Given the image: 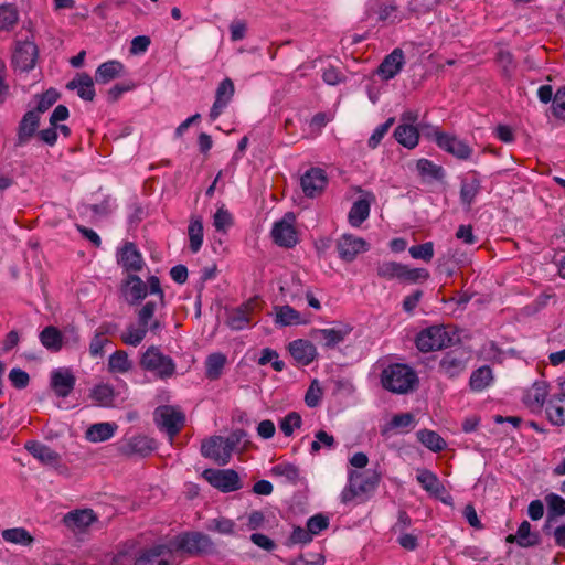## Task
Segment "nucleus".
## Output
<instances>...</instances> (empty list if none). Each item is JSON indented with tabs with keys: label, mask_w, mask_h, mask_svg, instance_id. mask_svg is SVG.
<instances>
[{
	"label": "nucleus",
	"mask_w": 565,
	"mask_h": 565,
	"mask_svg": "<svg viewBox=\"0 0 565 565\" xmlns=\"http://www.w3.org/2000/svg\"><path fill=\"white\" fill-rule=\"evenodd\" d=\"M381 383L392 393L406 394L416 388L418 376L407 364L393 363L382 371Z\"/></svg>",
	"instance_id": "obj_1"
},
{
	"label": "nucleus",
	"mask_w": 565,
	"mask_h": 565,
	"mask_svg": "<svg viewBox=\"0 0 565 565\" xmlns=\"http://www.w3.org/2000/svg\"><path fill=\"white\" fill-rule=\"evenodd\" d=\"M381 480V475L376 471L361 473L358 471L349 472V484L341 492V501L348 503L354 498L367 500L376 490Z\"/></svg>",
	"instance_id": "obj_2"
},
{
	"label": "nucleus",
	"mask_w": 565,
	"mask_h": 565,
	"mask_svg": "<svg viewBox=\"0 0 565 565\" xmlns=\"http://www.w3.org/2000/svg\"><path fill=\"white\" fill-rule=\"evenodd\" d=\"M142 370L153 373L160 380H167L175 374L177 365L171 356L162 353L159 347L150 345L140 358Z\"/></svg>",
	"instance_id": "obj_3"
},
{
	"label": "nucleus",
	"mask_w": 565,
	"mask_h": 565,
	"mask_svg": "<svg viewBox=\"0 0 565 565\" xmlns=\"http://www.w3.org/2000/svg\"><path fill=\"white\" fill-rule=\"evenodd\" d=\"M175 548L191 556H203L216 553L212 539L202 532H186L175 537Z\"/></svg>",
	"instance_id": "obj_4"
},
{
	"label": "nucleus",
	"mask_w": 565,
	"mask_h": 565,
	"mask_svg": "<svg viewBox=\"0 0 565 565\" xmlns=\"http://www.w3.org/2000/svg\"><path fill=\"white\" fill-rule=\"evenodd\" d=\"M427 128L429 131L425 132L426 137L431 138L440 149L460 160L470 158L472 149L466 141L443 132L437 127L428 126Z\"/></svg>",
	"instance_id": "obj_5"
},
{
	"label": "nucleus",
	"mask_w": 565,
	"mask_h": 565,
	"mask_svg": "<svg viewBox=\"0 0 565 565\" xmlns=\"http://www.w3.org/2000/svg\"><path fill=\"white\" fill-rule=\"evenodd\" d=\"M153 417L157 426L168 434L171 441L180 433L185 422L184 414L170 405L157 407Z\"/></svg>",
	"instance_id": "obj_6"
},
{
	"label": "nucleus",
	"mask_w": 565,
	"mask_h": 565,
	"mask_svg": "<svg viewBox=\"0 0 565 565\" xmlns=\"http://www.w3.org/2000/svg\"><path fill=\"white\" fill-rule=\"evenodd\" d=\"M451 337L441 326H431L416 337V347L420 352L440 350L451 344Z\"/></svg>",
	"instance_id": "obj_7"
},
{
	"label": "nucleus",
	"mask_w": 565,
	"mask_h": 565,
	"mask_svg": "<svg viewBox=\"0 0 565 565\" xmlns=\"http://www.w3.org/2000/svg\"><path fill=\"white\" fill-rule=\"evenodd\" d=\"M469 359V352L462 347H457L443 354L438 371L449 379L457 377L467 369Z\"/></svg>",
	"instance_id": "obj_8"
},
{
	"label": "nucleus",
	"mask_w": 565,
	"mask_h": 565,
	"mask_svg": "<svg viewBox=\"0 0 565 565\" xmlns=\"http://www.w3.org/2000/svg\"><path fill=\"white\" fill-rule=\"evenodd\" d=\"M352 330L353 328L348 323L335 322L332 328L312 329L310 338L318 341L324 349L331 350L344 342Z\"/></svg>",
	"instance_id": "obj_9"
},
{
	"label": "nucleus",
	"mask_w": 565,
	"mask_h": 565,
	"mask_svg": "<svg viewBox=\"0 0 565 565\" xmlns=\"http://www.w3.org/2000/svg\"><path fill=\"white\" fill-rule=\"evenodd\" d=\"M39 56V50L34 42L15 41L14 50L12 53V65L22 71L29 72L34 68Z\"/></svg>",
	"instance_id": "obj_10"
},
{
	"label": "nucleus",
	"mask_w": 565,
	"mask_h": 565,
	"mask_svg": "<svg viewBox=\"0 0 565 565\" xmlns=\"http://www.w3.org/2000/svg\"><path fill=\"white\" fill-rule=\"evenodd\" d=\"M203 477L211 486L221 490L222 492H232L242 488L238 473L233 469L216 470L205 469Z\"/></svg>",
	"instance_id": "obj_11"
},
{
	"label": "nucleus",
	"mask_w": 565,
	"mask_h": 565,
	"mask_svg": "<svg viewBox=\"0 0 565 565\" xmlns=\"http://www.w3.org/2000/svg\"><path fill=\"white\" fill-rule=\"evenodd\" d=\"M294 220L295 216L288 213L282 220L274 224L271 236L277 245L290 248L297 244V234L292 226Z\"/></svg>",
	"instance_id": "obj_12"
},
{
	"label": "nucleus",
	"mask_w": 565,
	"mask_h": 565,
	"mask_svg": "<svg viewBox=\"0 0 565 565\" xmlns=\"http://www.w3.org/2000/svg\"><path fill=\"white\" fill-rule=\"evenodd\" d=\"M367 249L366 241L352 234H343L337 242L339 257L348 263L354 260L360 253Z\"/></svg>",
	"instance_id": "obj_13"
},
{
	"label": "nucleus",
	"mask_w": 565,
	"mask_h": 565,
	"mask_svg": "<svg viewBox=\"0 0 565 565\" xmlns=\"http://www.w3.org/2000/svg\"><path fill=\"white\" fill-rule=\"evenodd\" d=\"M39 127L40 115L36 111L28 110L19 121L14 146L23 147L28 145L34 136H38Z\"/></svg>",
	"instance_id": "obj_14"
},
{
	"label": "nucleus",
	"mask_w": 565,
	"mask_h": 565,
	"mask_svg": "<svg viewBox=\"0 0 565 565\" xmlns=\"http://www.w3.org/2000/svg\"><path fill=\"white\" fill-rule=\"evenodd\" d=\"M327 183V174L320 168L309 169L300 179L302 191L308 198H315L321 194Z\"/></svg>",
	"instance_id": "obj_15"
},
{
	"label": "nucleus",
	"mask_w": 565,
	"mask_h": 565,
	"mask_svg": "<svg viewBox=\"0 0 565 565\" xmlns=\"http://www.w3.org/2000/svg\"><path fill=\"white\" fill-rule=\"evenodd\" d=\"M117 263L128 273L140 271L145 265L143 257L137 246L127 242L117 252Z\"/></svg>",
	"instance_id": "obj_16"
},
{
	"label": "nucleus",
	"mask_w": 565,
	"mask_h": 565,
	"mask_svg": "<svg viewBox=\"0 0 565 565\" xmlns=\"http://www.w3.org/2000/svg\"><path fill=\"white\" fill-rule=\"evenodd\" d=\"M157 448V443L153 438L145 435L134 436L121 445L120 450L124 455L139 457H147Z\"/></svg>",
	"instance_id": "obj_17"
},
{
	"label": "nucleus",
	"mask_w": 565,
	"mask_h": 565,
	"mask_svg": "<svg viewBox=\"0 0 565 565\" xmlns=\"http://www.w3.org/2000/svg\"><path fill=\"white\" fill-rule=\"evenodd\" d=\"M76 379L68 369H56L51 373V387L58 397H67L74 390Z\"/></svg>",
	"instance_id": "obj_18"
},
{
	"label": "nucleus",
	"mask_w": 565,
	"mask_h": 565,
	"mask_svg": "<svg viewBox=\"0 0 565 565\" xmlns=\"http://www.w3.org/2000/svg\"><path fill=\"white\" fill-rule=\"evenodd\" d=\"M254 300H248L241 306L227 311V326L235 331L243 330L249 326L250 315L254 309Z\"/></svg>",
	"instance_id": "obj_19"
},
{
	"label": "nucleus",
	"mask_w": 565,
	"mask_h": 565,
	"mask_svg": "<svg viewBox=\"0 0 565 565\" xmlns=\"http://www.w3.org/2000/svg\"><path fill=\"white\" fill-rule=\"evenodd\" d=\"M234 92V83L231 78H224L218 84L215 93V102L210 110L211 120H215L222 114L223 109L231 102Z\"/></svg>",
	"instance_id": "obj_20"
},
{
	"label": "nucleus",
	"mask_w": 565,
	"mask_h": 565,
	"mask_svg": "<svg viewBox=\"0 0 565 565\" xmlns=\"http://www.w3.org/2000/svg\"><path fill=\"white\" fill-rule=\"evenodd\" d=\"M404 65V52L402 49H394L384 57L377 67V74L385 81L394 78Z\"/></svg>",
	"instance_id": "obj_21"
},
{
	"label": "nucleus",
	"mask_w": 565,
	"mask_h": 565,
	"mask_svg": "<svg viewBox=\"0 0 565 565\" xmlns=\"http://www.w3.org/2000/svg\"><path fill=\"white\" fill-rule=\"evenodd\" d=\"M288 350L295 361L301 365H309L317 356V349L309 340H294L289 343Z\"/></svg>",
	"instance_id": "obj_22"
},
{
	"label": "nucleus",
	"mask_w": 565,
	"mask_h": 565,
	"mask_svg": "<svg viewBox=\"0 0 565 565\" xmlns=\"http://www.w3.org/2000/svg\"><path fill=\"white\" fill-rule=\"evenodd\" d=\"M96 520L97 516L92 509H83L66 513L63 518V523L73 531H84Z\"/></svg>",
	"instance_id": "obj_23"
},
{
	"label": "nucleus",
	"mask_w": 565,
	"mask_h": 565,
	"mask_svg": "<svg viewBox=\"0 0 565 565\" xmlns=\"http://www.w3.org/2000/svg\"><path fill=\"white\" fill-rule=\"evenodd\" d=\"M374 199V195L367 192L365 198H360L352 204L348 214V221L351 226L359 227L369 217L371 203Z\"/></svg>",
	"instance_id": "obj_24"
},
{
	"label": "nucleus",
	"mask_w": 565,
	"mask_h": 565,
	"mask_svg": "<svg viewBox=\"0 0 565 565\" xmlns=\"http://www.w3.org/2000/svg\"><path fill=\"white\" fill-rule=\"evenodd\" d=\"M481 191V181L477 172L466 177L460 184V202L467 210L471 209L476 196Z\"/></svg>",
	"instance_id": "obj_25"
},
{
	"label": "nucleus",
	"mask_w": 565,
	"mask_h": 565,
	"mask_svg": "<svg viewBox=\"0 0 565 565\" xmlns=\"http://www.w3.org/2000/svg\"><path fill=\"white\" fill-rule=\"evenodd\" d=\"M70 90H76L79 98L92 102L95 97L94 79L87 73L77 74L66 84Z\"/></svg>",
	"instance_id": "obj_26"
},
{
	"label": "nucleus",
	"mask_w": 565,
	"mask_h": 565,
	"mask_svg": "<svg viewBox=\"0 0 565 565\" xmlns=\"http://www.w3.org/2000/svg\"><path fill=\"white\" fill-rule=\"evenodd\" d=\"M170 553L171 550L167 545L158 544L141 552L134 565H170L169 559L160 558L164 554Z\"/></svg>",
	"instance_id": "obj_27"
},
{
	"label": "nucleus",
	"mask_w": 565,
	"mask_h": 565,
	"mask_svg": "<svg viewBox=\"0 0 565 565\" xmlns=\"http://www.w3.org/2000/svg\"><path fill=\"white\" fill-rule=\"evenodd\" d=\"M25 449L40 462L44 465L55 466L60 461V455L49 446L36 441L29 440L25 443Z\"/></svg>",
	"instance_id": "obj_28"
},
{
	"label": "nucleus",
	"mask_w": 565,
	"mask_h": 565,
	"mask_svg": "<svg viewBox=\"0 0 565 565\" xmlns=\"http://www.w3.org/2000/svg\"><path fill=\"white\" fill-rule=\"evenodd\" d=\"M548 385L544 381L535 382L531 388L526 391L524 394L523 401L524 403L532 408L533 411H539L543 407L547 394H548Z\"/></svg>",
	"instance_id": "obj_29"
},
{
	"label": "nucleus",
	"mask_w": 565,
	"mask_h": 565,
	"mask_svg": "<svg viewBox=\"0 0 565 565\" xmlns=\"http://www.w3.org/2000/svg\"><path fill=\"white\" fill-rule=\"evenodd\" d=\"M546 417L555 426L565 425V395L554 394L545 408Z\"/></svg>",
	"instance_id": "obj_30"
},
{
	"label": "nucleus",
	"mask_w": 565,
	"mask_h": 565,
	"mask_svg": "<svg viewBox=\"0 0 565 565\" xmlns=\"http://www.w3.org/2000/svg\"><path fill=\"white\" fill-rule=\"evenodd\" d=\"M125 288L130 305H136L147 297V285L135 274L128 275L125 280Z\"/></svg>",
	"instance_id": "obj_31"
},
{
	"label": "nucleus",
	"mask_w": 565,
	"mask_h": 565,
	"mask_svg": "<svg viewBox=\"0 0 565 565\" xmlns=\"http://www.w3.org/2000/svg\"><path fill=\"white\" fill-rule=\"evenodd\" d=\"M416 480L425 491L436 498H439L446 491L437 475L428 469L418 470Z\"/></svg>",
	"instance_id": "obj_32"
},
{
	"label": "nucleus",
	"mask_w": 565,
	"mask_h": 565,
	"mask_svg": "<svg viewBox=\"0 0 565 565\" xmlns=\"http://www.w3.org/2000/svg\"><path fill=\"white\" fill-rule=\"evenodd\" d=\"M124 72V65L116 60L107 61L100 64L95 72V81L98 84H107L119 77Z\"/></svg>",
	"instance_id": "obj_33"
},
{
	"label": "nucleus",
	"mask_w": 565,
	"mask_h": 565,
	"mask_svg": "<svg viewBox=\"0 0 565 565\" xmlns=\"http://www.w3.org/2000/svg\"><path fill=\"white\" fill-rule=\"evenodd\" d=\"M507 542L516 544L521 547H531L539 544V534L531 532V524L529 521H523L519 525L518 532L515 535L510 534L507 536Z\"/></svg>",
	"instance_id": "obj_34"
},
{
	"label": "nucleus",
	"mask_w": 565,
	"mask_h": 565,
	"mask_svg": "<svg viewBox=\"0 0 565 565\" xmlns=\"http://www.w3.org/2000/svg\"><path fill=\"white\" fill-rule=\"evenodd\" d=\"M395 140L407 149H414L419 141V131L413 125H398L393 132Z\"/></svg>",
	"instance_id": "obj_35"
},
{
	"label": "nucleus",
	"mask_w": 565,
	"mask_h": 565,
	"mask_svg": "<svg viewBox=\"0 0 565 565\" xmlns=\"http://www.w3.org/2000/svg\"><path fill=\"white\" fill-rule=\"evenodd\" d=\"M39 338L42 345L51 352H58L64 345L63 332L53 326L45 327Z\"/></svg>",
	"instance_id": "obj_36"
},
{
	"label": "nucleus",
	"mask_w": 565,
	"mask_h": 565,
	"mask_svg": "<svg viewBox=\"0 0 565 565\" xmlns=\"http://www.w3.org/2000/svg\"><path fill=\"white\" fill-rule=\"evenodd\" d=\"M116 429L117 425L115 423H97L88 427L85 437L92 443H102L110 439Z\"/></svg>",
	"instance_id": "obj_37"
},
{
	"label": "nucleus",
	"mask_w": 565,
	"mask_h": 565,
	"mask_svg": "<svg viewBox=\"0 0 565 565\" xmlns=\"http://www.w3.org/2000/svg\"><path fill=\"white\" fill-rule=\"evenodd\" d=\"M224 438L221 436H213L204 440L201 446V454L205 458H210L223 465L224 457Z\"/></svg>",
	"instance_id": "obj_38"
},
{
	"label": "nucleus",
	"mask_w": 565,
	"mask_h": 565,
	"mask_svg": "<svg viewBox=\"0 0 565 565\" xmlns=\"http://www.w3.org/2000/svg\"><path fill=\"white\" fill-rule=\"evenodd\" d=\"M19 22V11L13 3L0 6V32H10Z\"/></svg>",
	"instance_id": "obj_39"
},
{
	"label": "nucleus",
	"mask_w": 565,
	"mask_h": 565,
	"mask_svg": "<svg viewBox=\"0 0 565 565\" xmlns=\"http://www.w3.org/2000/svg\"><path fill=\"white\" fill-rule=\"evenodd\" d=\"M492 371L490 366L483 365L472 372L470 376V387L472 391L481 392L492 382Z\"/></svg>",
	"instance_id": "obj_40"
},
{
	"label": "nucleus",
	"mask_w": 565,
	"mask_h": 565,
	"mask_svg": "<svg viewBox=\"0 0 565 565\" xmlns=\"http://www.w3.org/2000/svg\"><path fill=\"white\" fill-rule=\"evenodd\" d=\"M190 249L198 253L203 244V222L201 217H192L188 227Z\"/></svg>",
	"instance_id": "obj_41"
},
{
	"label": "nucleus",
	"mask_w": 565,
	"mask_h": 565,
	"mask_svg": "<svg viewBox=\"0 0 565 565\" xmlns=\"http://www.w3.org/2000/svg\"><path fill=\"white\" fill-rule=\"evenodd\" d=\"M417 438L425 447L434 452L441 451L447 446L440 435L433 430L422 429L417 433Z\"/></svg>",
	"instance_id": "obj_42"
},
{
	"label": "nucleus",
	"mask_w": 565,
	"mask_h": 565,
	"mask_svg": "<svg viewBox=\"0 0 565 565\" xmlns=\"http://www.w3.org/2000/svg\"><path fill=\"white\" fill-rule=\"evenodd\" d=\"M246 437H247V433L245 430L236 429V430L232 431L227 438H224V446H223V450H224L223 458L224 459L222 460L223 466L228 463L233 451L237 449L239 444L243 443Z\"/></svg>",
	"instance_id": "obj_43"
},
{
	"label": "nucleus",
	"mask_w": 565,
	"mask_h": 565,
	"mask_svg": "<svg viewBox=\"0 0 565 565\" xmlns=\"http://www.w3.org/2000/svg\"><path fill=\"white\" fill-rule=\"evenodd\" d=\"M2 537L7 542L22 546H29L34 541L33 536L24 527L7 529L2 531Z\"/></svg>",
	"instance_id": "obj_44"
},
{
	"label": "nucleus",
	"mask_w": 565,
	"mask_h": 565,
	"mask_svg": "<svg viewBox=\"0 0 565 565\" xmlns=\"http://www.w3.org/2000/svg\"><path fill=\"white\" fill-rule=\"evenodd\" d=\"M416 167L423 178L440 181L445 177L443 167L435 164L428 159H419L416 163Z\"/></svg>",
	"instance_id": "obj_45"
},
{
	"label": "nucleus",
	"mask_w": 565,
	"mask_h": 565,
	"mask_svg": "<svg viewBox=\"0 0 565 565\" xmlns=\"http://www.w3.org/2000/svg\"><path fill=\"white\" fill-rule=\"evenodd\" d=\"M108 367L111 372L127 373L132 367V362L129 360L125 351L114 352L108 360Z\"/></svg>",
	"instance_id": "obj_46"
},
{
	"label": "nucleus",
	"mask_w": 565,
	"mask_h": 565,
	"mask_svg": "<svg viewBox=\"0 0 565 565\" xmlns=\"http://www.w3.org/2000/svg\"><path fill=\"white\" fill-rule=\"evenodd\" d=\"M275 322L280 326L300 324V313L288 305L278 307Z\"/></svg>",
	"instance_id": "obj_47"
},
{
	"label": "nucleus",
	"mask_w": 565,
	"mask_h": 565,
	"mask_svg": "<svg viewBox=\"0 0 565 565\" xmlns=\"http://www.w3.org/2000/svg\"><path fill=\"white\" fill-rule=\"evenodd\" d=\"M34 98L38 100V103L35 108L31 110L36 111L38 115L41 116V114H44L58 100L60 94L56 89L50 88L45 90L43 94L35 95Z\"/></svg>",
	"instance_id": "obj_48"
},
{
	"label": "nucleus",
	"mask_w": 565,
	"mask_h": 565,
	"mask_svg": "<svg viewBox=\"0 0 565 565\" xmlns=\"http://www.w3.org/2000/svg\"><path fill=\"white\" fill-rule=\"evenodd\" d=\"M226 358L222 353H212L206 359V376L211 380L220 377L222 370L225 365Z\"/></svg>",
	"instance_id": "obj_49"
},
{
	"label": "nucleus",
	"mask_w": 565,
	"mask_h": 565,
	"mask_svg": "<svg viewBox=\"0 0 565 565\" xmlns=\"http://www.w3.org/2000/svg\"><path fill=\"white\" fill-rule=\"evenodd\" d=\"M90 397L100 406H110L115 397L114 388L108 384L96 385L90 392Z\"/></svg>",
	"instance_id": "obj_50"
},
{
	"label": "nucleus",
	"mask_w": 565,
	"mask_h": 565,
	"mask_svg": "<svg viewBox=\"0 0 565 565\" xmlns=\"http://www.w3.org/2000/svg\"><path fill=\"white\" fill-rule=\"evenodd\" d=\"M147 332V327L140 324L135 327L134 324H130L127 327L126 332L121 334V340L128 345L137 347L146 338Z\"/></svg>",
	"instance_id": "obj_51"
},
{
	"label": "nucleus",
	"mask_w": 565,
	"mask_h": 565,
	"mask_svg": "<svg viewBox=\"0 0 565 565\" xmlns=\"http://www.w3.org/2000/svg\"><path fill=\"white\" fill-rule=\"evenodd\" d=\"M545 502L547 505L548 520L555 516L565 515V499L556 493H548L545 495Z\"/></svg>",
	"instance_id": "obj_52"
},
{
	"label": "nucleus",
	"mask_w": 565,
	"mask_h": 565,
	"mask_svg": "<svg viewBox=\"0 0 565 565\" xmlns=\"http://www.w3.org/2000/svg\"><path fill=\"white\" fill-rule=\"evenodd\" d=\"M404 265L396 262H385L377 266L376 273L385 279H402Z\"/></svg>",
	"instance_id": "obj_53"
},
{
	"label": "nucleus",
	"mask_w": 565,
	"mask_h": 565,
	"mask_svg": "<svg viewBox=\"0 0 565 565\" xmlns=\"http://www.w3.org/2000/svg\"><path fill=\"white\" fill-rule=\"evenodd\" d=\"M395 118L390 117L385 122L379 125L367 140V147L372 150L376 149L384 136L388 132L391 127L394 125Z\"/></svg>",
	"instance_id": "obj_54"
},
{
	"label": "nucleus",
	"mask_w": 565,
	"mask_h": 565,
	"mask_svg": "<svg viewBox=\"0 0 565 565\" xmlns=\"http://www.w3.org/2000/svg\"><path fill=\"white\" fill-rule=\"evenodd\" d=\"M315 437L316 439L311 443L310 446L312 454L318 452L322 446L328 449H333L337 445L334 437L322 429L318 430Z\"/></svg>",
	"instance_id": "obj_55"
},
{
	"label": "nucleus",
	"mask_w": 565,
	"mask_h": 565,
	"mask_svg": "<svg viewBox=\"0 0 565 565\" xmlns=\"http://www.w3.org/2000/svg\"><path fill=\"white\" fill-rule=\"evenodd\" d=\"M301 424V416L296 412H291L281 419L279 426L285 436H291L295 428H299Z\"/></svg>",
	"instance_id": "obj_56"
},
{
	"label": "nucleus",
	"mask_w": 565,
	"mask_h": 565,
	"mask_svg": "<svg viewBox=\"0 0 565 565\" xmlns=\"http://www.w3.org/2000/svg\"><path fill=\"white\" fill-rule=\"evenodd\" d=\"M411 256L415 259H423L429 262L434 257V244L427 242L419 245H414L408 249Z\"/></svg>",
	"instance_id": "obj_57"
},
{
	"label": "nucleus",
	"mask_w": 565,
	"mask_h": 565,
	"mask_svg": "<svg viewBox=\"0 0 565 565\" xmlns=\"http://www.w3.org/2000/svg\"><path fill=\"white\" fill-rule=\"evenodd\" d=\"M273 472L277 476L285 477L291 483L299 480V469L292 463H280L273 468Z\"/></svg>",
	"instance_id": "obj_58"
},
{
	"label": "nucleus",
	"mask_w": 565,
	"mask_h": 565,
	"mask_svg": "<svg viewBox=\"0 0 565 565\" xmlns=\"http://www.w3.org/2000/svg\"><path fill=\"white\" fill-rule=\"evenodd\" d=\"M497 62L502 68L505 77H510L515 70L513 56L509 51L500 50L497 54Z\"/></svg>",
	"instance_id": "obj_59"
},
{
	"label": "nucleus",
	"mask_w": 565,
	"mask_h": 565,
	"mask_svg": "<svg viewBox=\"0 0 565 565\" xmlns=\"http://www.w3.org/2000/svg\"><path fill=\"white\" fill-rule=\"evenodd\" d=\"M552 113L558 118L565 120V86H561L553 98Z\"/></svg>",
	"instance_id": "obj_60"
},
{
	"label": "nucleus",
	"mask_w": 565,
	"mask_h": 565,
	"mask_svg": "<svg viewBox=\"0 0 565 565\" xmlns=\"http://www.w3.org/2000/svg\"><path fill=\"white\" fill-rule=\"evenodd\" d=\"M233 224V218L231 213L221 206L214 214L213 225L217 231L225 232Z\"/></svg>",
	"instance_id": "obj_61"
},
{
	"label": "nucleus",
	"mask_w": 565,
	"mask_h": 565,
	"mask_svg": "<svg viewBox=\"0 0 565 565\" xmlns=\"http://www.w3.org/2000/svg\"><path fill=\"white\" fill-rule=\"evenodd\" d=\"M235 523L230 519H213L207 525V530L215 531L221 534H232L234 531Z\"/></svg>",
	"instance_id": "obj_62"
},
{
	"label": "nucleus",
	"mask_w": 565,
	"mask_h": 565,
	"mask_svg": "<svg viewBox=\"0 0 565 565\" xmlns=\"http://www.w3.org/2000/svg\"><path fill=\"white\" fill-rule=\"evenodd\" d=\"M9 380L15 388L22 390L29 385L30 376L25 371L14 367L9 373Z\"/></svg>",
	"instance_id": "obj_63"
},
{
	"label": "nucleus",
	"mask_w": 565,
	"mask_h": 565,
	"mask_svg": "<svg viewBox=\"0 0 565 565\" xmlns=\"http://www.w3.org/2000/svg\"><path fill=\"white\" fill-rule=\"evenodd\" d=\"M328 525L329 519L322 514H316L307 521V527L312 536L319 534L322 530H326Z\"/></svg>",
	"instance_id": "obj_64"
}]
</instances>
